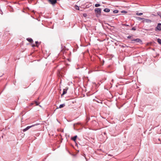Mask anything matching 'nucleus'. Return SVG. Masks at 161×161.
Segmentation results:
<instances>
[{"label":"nucleus","instance_id":"obj_22","mask_svg":"<svg viewBox=\"0 0 161 161\" xmlns=\"http://www.w3.org/2000/svg\"><path fill=\"white\" fill-rule=\"evenodd\" d=\"M35 103L36 105H38L39 104L36 101L35 102Z\"/></svg>","mask_w":161,"mask_h":161},{"label":"nucleus","instance_id":"obj_9","mask_svg":"<svg viewBox=\"0 0 161 161\" xmlns=\"http://www.w3.org/2000/svg\"><path fill=\"white\" fill-rule=\"evenodd\" d=\"M27 40L30 42H33V40L31 38H28L27 39Z\"/></svg>","mask_w":161,"mask_h":161},{"label":"nucleus","instance_id":"obj_15","mask_svg":"<svg viewBox=\"0 0 161 161\" xmlns=\"http://www.w3.org/2000/svg\"><path fill=\"white\" fill-rule=\"evenodd\" d=\"M75 8L76 9V10H79V7L77 6V5H75Z\"/></svg>","mask_w":161,"mask_h":161},{"label":"nucleus","instance_id":"obj_5","mask_svg":"<svg viewBox=\"0 0 161 161\" xmlns=\"http://www.w3.org/2000/svg\"><path fill=\"white\" fill-rule=\"evenodd\" d=\"M35 125H32L31 126H28L26 128H25V129H23V132H25V131H27V130H29L31 127H32L33 126H34Z\"/></svg>","mask_w":161,"mask_h":161},{"label":"nucleus","instance_id":"obj_7","mask_svg":"<svg viewBox=\"0 0 161 161\" xmlns=\"http://www.w3.org/2000/svg\"><path fill=\"white\" fill-rule=\"evenodd\" d=\"M67 89H64L62 94L61 95V96L67 93Z\"/></svg>","mask_w":161,"mask_h":161},{"label":"nucleus","instance_id":"obj_17","mask_svg":"<svg viewBox=\"0 0 161 161\" xmlns=\"http://www.w3.org/2000/svg\"><path fill=\"white\" fill-rule=\"evenodd\" d=\"M144 19V18H142L141 17H138V18H137V19L139 20H143Z\"/></svg>","mask_w":161,"mask_h":161},{"label":"nucleus","instance_id":"obj_16","mask_svg":"<svg viewBox=\"0 0 161 161\" xmlns=\"http://www.w3.org/2000/svg\"><path fill=\"white\" fill-rule=\"evenodd\" d=\"M100 6H101L100 4H97V3L95 5V7H99Z\"/></svg>","mask_w":161,"mask_h":161},{"label":"nucleus","instance_id":"obj_21","mask_svg":"<svg viewBox=\"0 0 161 161\" xmlns=\"http://www.w3.org/2000/svg\"><path fill=\"white\" fill-rule=\"evenodd\" d=\"M131 36H128L127 37V38H128V39H130L131 38Z\"/></svg>","mask_w":161,"mask_h":161},{"label":"nucleus","instance_id":"obj_1","mask_svg":"<svg viewBox=\"0 0 161 161\" xmlns=\"http://www.w3.org/2000/svg\"><path fill=\"white\" fill-rule=\"evenodd\" d=\"M131 41H132V43L137 42L139 43H142V40L139 38H136L132 40Z\"/></svg>","mask_w":161,"mask_h":161},{"label":"nucleus","instance_id":"obj_11","mask_svg":"<svg viewBox=\"0 0 161 161\" xmlns=\"http://www.w3.org/2000/svg\"><path fill=\"white\" fill-rule=\"evenodd\" d=\"M65 106V104H60L58 108H62L64 107Z\"/></svg>","mask_w":161,"mask_h":161},{"label":"nucleus","instance_id":"obj_10","mask_svg":"<svg viewBox=\"0 0 161 161\" xmlns=\"http://www.w3.org/2000/svg\"><path fill=\"white\" fill-rule=\"evenodd\" d=\"M110 10V9L108 8H105L103 10L104 11L106 12H109Z\"/></svg>","mask_w":161,"mask_h":161},{"label":"nucleus","instance_id":"obj_23","mask_svg":"<svg viewBox=\"0 0 161 161\" xmlns=\"http://www.w3.org/2000/svg\"><path fill=\"white\" fill-rule=\"evenodd\" d=\"M124 25L125 26H129V25H127V24H124Z\"/></svg>","mask_w":161,"mask_h":161},{"label":"nucleus","instance_id":"obj_24","mask_svg":"<svg viewBox=\"0 0 161 161\" xmlns=\"http://www.w3.org/2000/svg\"><path fill=\"white\" fill-rule=\"evenodd\" d=\"M86 14H83V16L85 17H86Z\"/></svg>","mask_w":161,"mask_h":161},{"label":"nucleus","instance_id":"obj_8","mask_svg":"<svg viewBox=\"0 0 161 161\" xmlns=\"http://www.w3.org/2000/svg\"><path fill=\"white\" fill-rule=\"evenodd\" d=\"M77 136L76 135L74 137L72 138V140H73L75 142H76V139L77 138Z\"/></svg>","mask_w":161,"mask_h":161},{"label":"nucleus","instance_id":"obj_12","mask_svg":"<svg viewBox=\"0 0 161 161\" xmlns=\"http://www.w3.org/2000/svg\"><path fill=\"white\" fill-rule=\"evenodd\" d=\"M157 42H158L161 45V39H159V38H158V39H157Z\"/></svg>","mask_w":161,"mask_h":161},{"label":"nucleus","instance_id":"obj_20","mask_svg":"<svg viewBox=\"0 0 161 161\" xmlns=\"http://www.w3.org/2000/svg\"><path fill=\"white\" fill-rule=\"evenodd\" d=\"M131 30H133V31H135L136 30V27H133L132 28Z\"/></svg>","mask_w":161,"mask_h":161},{"label":"nucleus","instance_id":"obj_19","mask_svg":"<svg viewBox=\"0 0 161 161\" xmlns=\"http://www.w3.org/2000/svg\"><path fill=\"white\" fill-rule=\"evenodd\" d=\"M121 13H126L127 12L126 11L122 10L121 11Z\"/></svg>","mask_w":161,"mask_h":161},{"label":"nucleus","instance_id":"obj_4","mask_svg":"<svg viewBox=\"0 0 161 161\" xmlns=\"http://www.w3.org/2000/svg\"><path fill=\"white\" fill-rule=\"evenodd\" d=\"M49 3L53 5L57 3V0H48Z\"/></svg>","mask_w":161,"mask_h":161},{"label":"nucleus","instance_id":"obj_6","mask_svg":"<svg viewBox=\"0 0 161 161\" xmlns=\"http://www.w3.org/2000/svg\"><path fill=\"white\" fill-rule=\"evenodd\" d=\"M151 20L149 19H146L144 18L143 21V22H147V23H150L151 22Z\"/></svg>","mask_w":161,"mask_h":161},{"label":"nucleus","instance_id":"obj_3","mask_svg":"<svg viewBox=\"0 0 161 161\" xmlns=\"http://www.w3.org/2000/svg\"><path fill=\"white\" fill-rule=\"evenodd\" d=\"M156 31H161V23H158L155 29Z\"/></svg>","mask_w":161,"mask_h":161},{"label":"nucleus","instance_id":"obj_14","mask_svg":"<svg viewBox=\"0 0 161 161\" xmlns=\"http://www.w3.org/2000/svg\"><path fill=\"white\" fill-rule=\"evenodd\" d=\"M35 43L36 44V46L35 45H33L32 46L33 47H35V46H38V45L37 44H38V45H39L40 44H39L38 42L37 41H36L35 42Z\"/></svg>","mask_w":161,"mask_h":161},{"label":"nucleus","instance_id":"obj_13","mask_svg":"<svg viewBox=\"0 0 161 161\" xmlns=\"http://www.w3.org/2000/svg\"><path fill=\"white\" fill-rule=\"evenodd\" d=\"M113 12L114 14H116L119 12V11L118 10H115L113 11Z\"/></svg>","mask_w":161,"mask_h":161},{"label":"nucleus","instance_id":"obj_18","mask_svg":"<svg viewBox=\"0 0 161 161\" xmlns=\"http://www.w3.org/2000/svg\"><path fill=\"white\" fill-rule=\"evenodd\" d=\"M136 14V15H142L143 14H142V13H137Z\"/></svg>","mask_w":161,"mask_h":161},{"label":"nucleus","instance_id":"obj_2","mask_svg":"<svg viewBox=\"0 0 161 161\" xmlns=\"http://www.w3.org/2000/svg\"><path fill=\"white\" fill-rule=\"evenodd\" d=\"M95 12L96 14L100 15L101 13V9L100 8H96L95 9Z\"/></svg>","mask_w":161,"mask_h":161}]
</instances>
